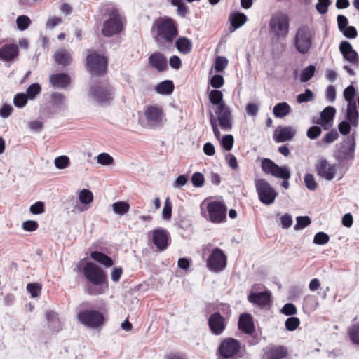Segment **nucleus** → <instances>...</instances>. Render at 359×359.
<instances>
[{"label":"nucleus","mask_w":359,"mask_h":359,"mask_svg":"<svg viewBox=\"0 0 359 359\" xmlns=\"http://www.w3.org/2000/svg\"><path fill=\"white\" fill-rule=\"evenodd\" d=\"M191 181L194 187H201L204 185V176L199 172H194L191 176Z\"/></svg>","instance_id":"5fc2aeb1"},{"label":"nucleus","mask_w":359,"mask_h":359,"mask_svg":"<svg viewBox=\"0 0 359 359\" xmlns=\"http://www.w3.org/2000/svg\"><path fill=\"white\" fill-rule=\"evenodd\" d=\"M172 217V203L169 198H167L165 201L164 207L162 210V218L164 220H170Z\"/></svg>","instance_id":"864d4df0"},{"label":"nucleus","mask_w":359,"mask_h":359,"mask_svg":"<svg viewBox=\"0 0 359 359\" xmlns=\"http://www.w3.org/2000/svg\"><path fill=\"white\" fill-rule=\"evenodd\" d=\"M50 84L56 88H65L71 82L70 76L65 73H57L50 76Z\"/></svg>","instance_id":"393cba45"},{"label":"nucleus","mask_w":359,"mask_h":359,"mask_svg":"<svg viewBox=\"0 0 359 359\" xmlns=\"http://www.w3.org/2000/svg\"><path fill=\"white\" fill-rule=\"evenodd\" d=\"M226 318L219 311L212 313L208 319L210 331L215 336L222 335L226 328Z\"/></svg>","instance_id":"f3484780"},{"label":"nucleus","mask_w":359,"mask_h":359,"mask_svg":"<svg viewBox=\"0 0 359 359\" xmlns=\"http://www.w3.org/2000/svg\"><path fill=\"white\" fill-rule=\"evenodd\" d=\"M315 72L316 67L313 65H309L304 69L300 74L301 82L304 83L309 81L314 76Z\"/></svg>","instance_id":"79ce46f5"},{"label":"nucleus","mask_w":359,"mask_h":359,"mask_svg":"<svg viewBox=\"0 0 359 359\" xmlns=\"http://www.w3.org/2000/svg\"><path fill=\"white\" fill-rule=\"evenodd\" d=\"M28 99L25 93H18L15 95L13 99L14 105L18 108H22L27 104Z\"/></svg>","instance_id":"de8ad7c7"},{"label":"nucleus","mask_w":359,"mask_h":359,"mask_svg":"<svg viewBox=\"0 0 359 359\" xmlns=\"http://www.w3.org/2000/svg\"><path fill=\"white\" fill-rule=\"evenodd\" d=\"M277 165V164L269 158H264L262 161V168L263 172L266 174H271L273 175Z\"/></svg>","instance_id":"ea45409f"},{"label":"nucleus","mask_w":359,"mask_h":359,"mask_svg":"<svg viewBox=\"0 0 359 359\" xmlns=\"http://www.w3.org/2000/svg\"><path fill=\"white\" fill-rule=\"evenodd\" d=\"M89 95L100 104H109L114 98V90L107 81H103L92 85Z\"/></svg>","instance_id":"39448f33"},{"label":"nucleus","mask_w":359,"mask_h":359,"mask_svg":"<svg viewBox=\"0 0 359 359\" xmlns=\"http://www.w3.org/2000/svg\"><path fill=\"white\" fill-rule=\"evenodd\" d=\"M355 137L356 132L354 131L340 144L336 155V159L339 163L354 159L356 146Z\"/></svg>","instance_id":"6e6552de"},{"label":"nucleus","mask_w":359,"mask_h":359,"mask_svg":"<svg viewBox=\"0 0 359 359\" xmlns=\"http://www.w3.org/2000/svg\"><path fill=\"white\" fill-rule=\"evenodd\" d=\"M335 114L336 109L334 107L331 106L326 107L321 111L320 118L316 121V123L322 126L325 130H327L328 128L326 126L333 121Z\"/></svg>","instance_id":"a878e982"},{"label":"nucleus","mask_w":359,"mask_h":359,"mask_svg":"<svg viewBox=\"0 0 359 359\" xmlns=\"http://www.w3.org/2000/svg\"><path fill=\"white\" fill-rule=\"evenodd\" d=\"M66 97L61 93L54 92L50 95V102L58 110L66 109Z\"/></svg>","instance_id":"2f4dec72"},{"label":"nucleus","mask_w":359,"mask_h":359,"mask_svg":"<svg viewBox=\"0 0 359 359\" xmlns=\"http://www.w3.org/2000/svg\"><path fill=\"white\" fill-rule=\"evenodd\" d=\"M83 273L90 283L88 292L90 295H98L104 292L102 286L107 283V275L104 271L93 262H86L83 268Z\"/></svg>","instance_id":"7ed1b4c3"},{"label":"nucleus","mask_w":359,"mask_h":359,"mask_svg":"<svg viewBox=\"0 0 359 359\" xmlns=\"http://www.w3.org/2000/svg\"><path fill=\"white\" fill-rule=\"evenodd\" d=\"M41 86L37 83H33L30 85L26 92V95L28 97L29 100H34L37 95H39L41 93Z\"/></svg>","instance_id":"49530a36"},{"label":"nucleus","mask_w":359,"mask_h":359,"mask_svg":"<svg viewBox=\"0 0 359 359\" xmlns=\"http://www.w3.org/2000/svg\"><path fill=\"white\" fill-rule=\"evenodd\" d=\"M290 111V106L287 102H284L276 104L273 109V115L276 118H283L287 116Z\"/></svg>","instance_id":"c9c22d12"},{"label":"nucleus","mask_w":359,"mask_h":359,"mask_svg":"<svg viewBox=\"0 0 359 359\" xmlns=\"http://www.w3.org/2000/svg\"><path fill=\"white\" fill-rule=\"evenodd\" d=\"M269 27L271 32L278 37L285 38L289 30V18L282 13L278 12L273 14L269 22Z\"/></svg>","instance_id":"9d476101"},{"label":"nucleus","mask_w":359,"mask_h":359,"mask_svg":"<svg viewBox=\"0 0 359 359\" xmlns=\"http://www.w3.org/2000/svg\"><path fill=\"white\" fill-rule=\"evenodd\" d=\"M316 8L320 14H325L327 12L328 6L331 4L330 0H318Z\"/></svg>","instance_id":"0e129e2a"},{"label":"nucleus","mask_w":359,"mask_h":359,"mask_svg":"<svg viewBox=\"0 0 359 359\" xmlns=\"http://www.w3.org/2000/svg\"><path fill=\"white\" fill-rule=\"evenodd\" d=\"M304 182L306 188L310 191H315L318 187V184L311 173H306L304 175Z\"/></svg>","instance_id":"09e8293b"},{"label":"nucleus","mask_w":359,"mask_h":359,"mask_svg":"<svg viewBox=\"0 0 359 359\" xmlns=\"http://www.w3.org/2000/svg\"><path fill=\"white\" fill-rule=\"evenodd\" d=\"M46 319L48 326L53 332H57L62 329L61 323L58 318L57 314L55 311H47Z\"/></svg>","instance_id":"c756f323"},{"label":"nucleus","mask_w":359,"mask_h":359,"mask_svg":"<svg viewBox=\"0 0 359 359\" xmlns=\"http://www.w3.org/2000/svg\"><path fill=\"white\" fill-rule=\"evenodd\" d=\"M123 27V19L118 11L113 8L109 13V18L103 22L102 34L104 37H111L118 34Z\"/></svg>","instance_id":"0eeeda50"},{"label":"nucleus","mask_w":359,"mask_h":359,"mask_svg":"<svg viewBox=\"0 0 359 359\" xmlns=\"http://www.w3.org/2000/svg\"><path fill=\"white\" fill-rule=\"evenodd\" d=\"M207 215H204L213 223H222L226 220V207L220 201H211L207 205Z\"/></svg>","instance_id":"ddd939ff"},{"label":"nucleus","mask_w":359,"mask_h":359,"mask_svg":"<svg viewBox=\"0 0 359 359\" xmlns=\"http://www.w3.org/2000/svg\"><path fill=\"white\" fill-rule=\"evenodd\" d=\"M238 329L243 332L252 334L255 331V325L252 317L249 313H242L238 319Z\"/></svg>","instance_id":"5701e85b"},{"label":"nucleus","mask_w":359,"mask_h":359,"mask_svg":"<svg viewBox=\"0 0 359 359\" xmlns=\"http://www.w3.org/2000/svg\"><path fill=\"white\" fill-rule=\"evenodd\" d=\"M273 176L283 180H290L291 177V172L287 166L277 165L274 172L273 173Z\"/></svg>","instance_id":"e433bc0d"},{"label":"nucleus","mask_w":359,"mask_h":359,"mask_svg":"<svg viewBox=\"0 0 359 359\" xmlns=\"http://www.w3.org/2000/svg\"><path fill=\"white\" fill-rule=\"evenodd\" d=\"M209 100L213 105L216 106L215 113L217 116L221 129L224 131L231 130L233 127L231 111L223 100L222 91L217 89L212 90L209 93Z\"/></svg>","instance_id":"f03ea898"},{"label":"nucleus","mask_w":359,"mask_h":359,"mask_svg":"<svg viewBox=\"0 0 359 359\" xmlns=\"http://www.w3.org/2000/svg\"><path fill=\"white\" fill-rule=\"evenodd\" d=\"M355 94L356 90L353 85H350L346 88L343 93L344 97L348 102V104L355 103L354 101Z\"/></svg>","instance_id":"a18cd8bd"},{"label":"nucleus","mask_w":359,"mask_h":359,"mask_svg":"<svg viewBox=\"0 0 359 359\" xmlns=\"http://www.w3.org/2000/svg\"><path fill=\"white\" fill-rule=\"evenodd\" d=\"M208 268L214 272H219L226 266V257L219 248L212 250L207 260Z\"/></svg>","instance_id":"dca6fc26"},{"label":"nucleus","mask_w":359,"mask_h":359,"mask_svg":"<svg viewBox=\"0 0 359 359\" xmlns=\"http://www.w3.org/2000/svg\"><path fill=\"white\" fill-rule=\"evenodd\" d=\"M222 147L226 150V151H230L231 150L233 143H234V138L232 135H224L221 140L219 141Z\"/></svg>","instance_id":"8fccbe9b"},{"label":"nucleus","mask_w":359,"mask_h":359,"mask_svg":"<svg viewBox=\"0 0 359 359\" xmlns=\"http://www.w3.org/2000/svg\"><path fill=\"white\" fill-rule=\"evenodd\" d=\"M54 163L57 168L64 169L69 165V159L67 156H60L55 159Z\"/></svg>","instance_id":"680f3d73"},{"label":"nucleus","mask_w":359,"mask_h":359,"mask_svg":"<svg viewBox=\"0 0 359 359\" xmlns=\"http://www.w3.org/2000/svg\"><path fill=\"white\" fill-rule=\"evenodd\" d=\"M314 95L310 89H306L304 93L298 95L297 101L298 103L307 102L313 99Z\"/></svg>","instance_id":"bf43d9fd"},{"label":"nucleus","mask_w":359,"mask_h":359,"mask_svg":"<svg viewBox=\"0 0 359 359\" xmlns=\"http://www.w3.org/2000/svg\"><path fill=\"white\" fill-rule=\"evenodd\" d=\"M54 59L56 63L64 67L69 65L72 60L69 51L62 48L55 53Z\"/></svg>","instance_id":"cd10ccee"},{"label":"nucleus","mask_w":359,"mask_h":359,"mask_svg":"<svg viewBox=\"0 0 359 359\" xmlns=\"http://www.w3.org/2000/svg\"><path fill=\"white\" fill-rule=\"evenodd\" d=\"M241 343L238 340L233 338H226L219 344L217 348L219 359L220 358L226 359L233 357L240 351Z\"/></svg>","instance_id":"4468645a"},{"label":"nucleus","mask_w":359,"mask_h":359,"mask_svg":"<svg viewBox=\"0 0 359 359\" xmlns=\"http://www.w3.org/2000/svg\"><path fill=\"white\" fill-rule=\"evenodd\" d=\"M77 320L86 327L93 329L102 327L104 323V315L94 309L79 311L77 314Z\"/></svg>","instance_id":"1a4fd4ad"},{"label":"nucleus","mask_w":359,"mask_h":359,"mask_svg":"<svg viewBox=\"0 0 359 359\" xmlns=\"http://www.w3.org/2000/svg\"><path fill=\"white\" fill-rule=\"evenodd\" d=\"M170 2L173 6L177 7V13L180 16L184 18L189 13V9L182 0H170Z\"/></svg>","instance_id":"c03bdc74"},{"label":"nucleus","mask_w":359,"mask_h":359,"mask_svg":"<svg viewBox=\"0 0 359 359\" xmlns=\"http://www.w3.org/2000/svg\"><path fill=\"white\" fill-rule=\"evenodd\" d=\"M348 337L356 346H359V323L353 324L348 330Z\"/></svg>","instance_id":"4c0bfd02"},{"label":"nucleus","mask_w":359,"mask_h":359,"mask_svg":"<svg viewBox=\"0 0 359 359\" xmlns=\"http://www.w3.org/2000/svg\"><path fill=\"white\" fill-rule=\"evenodd\" d=\"M27 290L30 293L32 297H37L41 290V285L39 283H29L27 285Z\"/></svg>","instance_id":"052dcab7"},{"label":"nucleus","mask_w":359,"mask_h":359,"mask_svg":"<svg viewBox=\"0 0 359 359\" xmlns=\"http://www.w3.org/2000/svg\"><path fill=\"white\" fill-rule=\"evenodd\" d=\"M339 138V134L337 131L332 129L327 133H326L323 137V142L326 144H331L336 141Z\"/></svg>","instance_id":"774afa93"},{"label":"nucleus","mask_w":359,"mask_h":359,"mask_svg":"<svg viewBox=\"0 0 359 359\" xmlns=\"http://www.w3.org/2000/svg\"><path fill=\"white\" fill-rule=\"evenodd\" d=\"M322 133L320 127L313 126L310 127L306 132L307 137L311 140L316 139Z\"/></svg>","instance_id":"338daca9"},{"label":"nucleus","mask_w":359,"mask_h":359,"mask_svg":"<svg viewBox=\"0 0 359 359\" xmlns=\"http://www.w3.org/2000/svg\"><path fill=\"white\" fill-rule=\"evenodd\" d=\"M86 65L92 75L102 76L107 69V59L95 51L86 57Z\"/></svg>","instance_id":"9b49d317"},{"label":"nucleus","mask_w":359,"mask_h":359,"mask_svg":"<svg viewBox=\"0 0 359 359\" xmlns=\"http://www.w3.org/2000/svg\"><path fill=\"white\" fill-rule=\"evenodd\" d=\"M31 20L27 15H22L17 18L16 24L20 31L27 29L31 25Z\"/></svg>","instance_id":"37998d69"},{"label":"nucleus","mask_w":359,"mask_h":359,"mask_svg":"<svg viewBox=\"0 0 359 359\" xmlns=\"http://www.w3.org/2000/svg\"><path fill=\"white\" fill-rule=\"evenodd\" d=\"M152 242L159 251L165 250L168 246L169 233L163 228L154 229L150 232Z\"/></svg>","instance_id":"6ab92c4d"},{"label":"nucleus","mask_w":359,"mask_h":359,"mask_svg":"<svg viewBox=\"0 0 359 359\" xmlns=\"http://www.w3.org/2000/svg\"><path fill=\"white\" fill-rule=\"evenodd\" d=\"M229 21L233 27L232 32L243 26L247 21V16L241 12H234L229 16Z\"/></svg>","instance_id":"7c9ffc66"},{"label":"nucleus","mask_w":359,"mask_h":359,"mask_svg":"<svg viewBox=\"0 0 359 359\" xmlns=\"http://www.w3.org/2000/svg\"><path fill=\"white\" fill-rule=\"evenodd\" d=\"M175 46L180 53L185 55L189 53L192 49L191 41L184 36H181L176 40Z\"/></svg>","instance_id":"473e14b6"},{"label":"nucleus","mask_w":359,"mask_h":359,"mask_svg":"<svg viewBox=\"0 0 359 359\" xmlns=\"http://www.w3.org/2000/svg\"><path fill=\"white\" fill-rule=\"evenodd\" d=\"M19 55V48L15 43H5L0 47V60L4 62H11Z\"/></svg>","instance_id":"4be33fe9"},{"label":"nucleus","mask_w":359,"mask_h":359,"mask_svg":"<svg viewBox=\"0 0 359 359\" xmlns=\"http://www.w3.org/2000/svg\"><path fill=\"white\" fill-rule=\"evenodd\" d=\"M359 113L357 110L356 103H350L347 104L346 118L349 121L352 126L357 127L358 125Z\"/></svg>","instance_id":"c85d7f7f"},{"label":"nucleus","mask_w":359,"mask_h":359,"mask_svg":"<svg viewBox=\"0 0 359 359\" xmlns=\"http://www.w3.org/2000/svg\"><path fill=\"white\" fill-rule=\"evenodd\" d=\"M249 302L264 308L269 306L271 302V292L265 290L259 292H250L248 296Z\"/></svg>","instance_id":"412c9836"},{"label":"nucleus","mask_w":359,"mask_h":359,"mask_svg":"<svg viewBox=\"0 0 359 359\" xmlns=\"http://www.w3.org/2000/svg\"><path fill=\"white\" fill-rule=\"evenodd\" d=\"M97 162L102 165H109L113 163L114 158L107 153H102L97 156Z\"/></svg>","instance_id":"13d9d810"},{"label":"nucleus","mask_w":359,"mask_h":359,"mask_svg":"<svg viewBox=\"0 0 359 359\" xmlns=\"http://www.w3.org/2000/svg\"><path fill=\"white\" fill-rule=\"evenodd\" d=\"M339 51L343 55L344 60L356 67L359 66L358 55L348 41H343L340 43Z\"/></svg>","instance_id":"aec40b11"},{"label":"nucleus","mask_w":359,"mask_h":359,"mask_svg":"<svg viewBox=\"0 0 359 359\" xmlns=\"http://www.w3.org/2000/svg\"><path fill=\"white\" fill-rule=\"evenodd\" d=\"M224 83V78L220 74H215L211 77L210 80V84L215 89L221 88Z\"/></svg>","instance_id":"e2e57ef3"},{"label":"nucleus","mask_w":359,"mask_h":359,"mask_svg":"<svg viewBox=\"0 0 359 359\" xmlns=\"http://www.w3.org/2000/svg\"><path fill=\"white\" fill-rule=\"evenodd\" d=\"M79 200L82 204H89L93 200V193L86 189H83L79 193Z\"/></svg>","instance_id":"a19ab883"},{"label":"nucleus","mask_w":359,"mask_h":359,"mask_svg":"<svg viewBox=\"0 0 359 359\" xmlns=\"http://www.w3.org/2000/svg\"><path fill=\"white\" fill-rule=\"evenodd\" d=\"M150 33L160 48H167L172 45L178 36L177 22L168 16L159 17L154 21Z\"/></svg>","instance_id":"f257e3e1"},{"label":"nucleus","mask_w":359,"mask_h":359,"mask_svg":"<svg viewBox=\"0 0 359 359\" xmlns=\"http://www.w3.org/2000/svg\"><path fill=\"white\" fill-rule=\"evenodd\" d=\"M90 257L93 259L104 265L106 267L111 266L114 264L111 258L101 252L93 251L91 252Z\"/></svg>","instance_id":"f704fd0d"},{"label":"nucleus","mask_w":359,"mask_h":359,"mask_svg":"<svg viewBox=\"0 0 359 359\" xmlns=\"http://www.w3.org/2000/svg\"><path fill=\"white\" fill-rule=\"evenodd\" d=\"M209 114H210V125L212 128L213 133H214L215 137L217 138V140L220 141L221 140V139H220L221 133H220L219 130L218 129L217 124V121H218L217 117L216 118L211 111H210Z\"/></svg>","instance_id":"6e6d98bb"},{"label":"nucleus","mask_w":359,"mask_h":359,"mask_svg":"<svg viewBox=\"0 0 359 359\" xmlns=\"http://www.w3.org/2000/svg\"><path fill=\"white\" fill-rule=\"evenodd\" d=\"M144 116L146 126L150 129L162 128L167 122V118L162 106L149 104L144 107Z\"/></svg>","instance_id":"20e7f679"},{"label":"nucleus","mask_w":359,"mask_h":359,"mask_svg":"<svg viewBox=\"0 0 359 359\" xmlns=\"http://www.w3.org/2000/svg\"><path fill=\"white\" fill-rule=\"evenodd\" d=\"M262 351L261 359H283L288 356L287 348L284 346L271 345Z\"/></svg>","instance_id":"a211bd4d"},{"label":"nucleus","mask_w":359,"mask_h":359,"mask_svg":"<svg viewBox=\"0 0 359 359\" xmlns=\"http://www.w3.org/2000/svg\"><path fill=\"white\" fill-rule=\"evenodd\" d=\"M300 320L297 317L290 316L285 322V326L288 331L295 330L299 325Z\"/></svg>","instance_id":"3c124183"},{"label":"nucleus","mask_w":359,"mask_h":359,"mask_svg":"<svg viewBox=\"0 0 359 359\" xmlns=\"http://www.w3.org/2000/svg\"><path fill=\"white\" fill-rule=\"evenodd\" d=\"M114 212L119 215H123L126 214L129 209L130 205L127 202L118 201L112 205Z\"/></svg>","instance_id":"58836bf2"},{"label":"nucleus","mask_w":359,"mask_h":359,"mask_svg":"<svg viewBox=\"0 0 359 359\" xmlns=\"http://www.w3.org/2000/svg\"><path fill=\"white\" fill-rule=\"evenodd\" d=\"M315 170L320 177L327 180L332 181L337 173V165L330 163L325 158H320L315 163Z\"/></svg>","instance_id":"2eb2a0df"},{"label":"nucleus","mask_w":359,"mask_h":359,"mask_svg":"<svg viewBox=\"0 0 359 359\" xmlns=\"http://www.w3.org/2000/svg\"><path fill=\"white\" fill-rule=\"evenodd\" d=\"M228 65V60L225 57L219 56L216 58L215 69L217 72H222Z\"/></svg>","instance_id":"69168bd1"},{"label":"nucleus","mask_w":359,"mask_h":359,"mask_svg":"<svg viewBox=\"0 0 359 359\" xmlns=\"http://www.w3.org/2000/svg\"><path fill=\"white\" fill-rule=\"evenodd\" d=\"M296 130L291 126L281 127L278 134L274 135V140L276 142H284L291 140L295 135Z\"/></svg>","instance_id":"bb28decb"},{"label":"nucleus","mask_w":359,"mask_h":359,"mask_svg":"<svg viewBox=\"0 0 359 359\" xmlns=\"http://www.w3.org/2000/svg\"><path fill=\"white\" fill-rule=\"evenodd\" d=\"M149 63L158 72H163L168 68L167 59L161 53H154L149 57Z\"/></svg>","instance_id":"b1692460"},{"label":"nucleus","mask_w":359,"mask_h":359,"mask_svg":"<svg viewBox=\"0 0 359 359\" xmlns=\"http://www.w3.org/2000/svg\"><path fill=\"white\" fill-rule=\"evenodd\" d=\"M329 236L323 231L317 233L313 238V243L316 245H325L329 242Z\"/></svg>","instance_id":"4d7b16f0"},{"label":"nucleus","mask_w":359,"mask_h":359,"mask_svg":"<svg viewBox=\"0 0 359 359\" xmlns=\"http://www.w3.org/2000/svg\"><path fill=\"white\" fill-rule=\"evenodd\" d=\"M255 187L259 201L264 205H269L272 204L278 196V194L264 179L255 180Z\"/></svg>","instance_id":"f8f14e48"},{"label":"nucleus","mask_w":359,"mask_h":359,"mask_svg":"<svg viewBox=\"0 0 359 359\" xmlns=\"http://www.w3.org/2000/svg\"><path fill=\"white\" fill-rule=\"evenodd\" d=\"M314 33L308 25L301 26L294 37V46L301 54H306L312 47Z\"/></svg>","instance_id":"423d86ee"},{"label":"nucleus","mask_w":359,"mask_h":359,"mask_svg":"<svg viewBox=\"0 0 359 359\" xmlns=\"http://www.w3.org/2000/svg\"><path fill=\"white\" fill-rule=\"evenodd\" d=\"M297 223L294 226L295 230L302 229L311 223V220L308 216H299L296 219Z\"/></svg>","instance_id":"603ef678"},{"label":"nucleus","mask_w":359,"mask_h":359,"mask_svg":"<svg viewBox=\"0 0 359 359\" xmlns=\"http://www.w3.org/2000/svg\"><path fill=\"white\" fill-rule=\"evenodd\" d=\"M174 83L170 80H165L155 86V90L161 95H170L174 90Z\"/></svg>","instance_id":"72a5a7b5"}]
</instances>
